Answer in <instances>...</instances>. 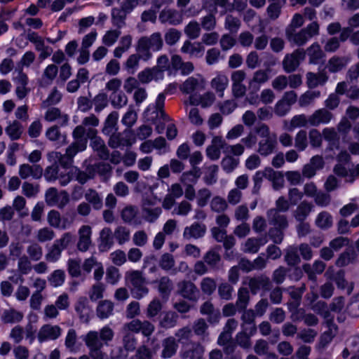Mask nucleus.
<instances>
[{"label": "nucleus", "mask_w": 359, "mask_h": 359, "mask_svg": "<svg viewBox=\"0 0 359 359\" xmlns=\"http://www.w3.org/2000/svg\"><path fill=\"white\" fill-rule=\"evenodd\" d=\"M163 46L161 34L155 32L149 36L141 37L138 41L136 50L142 54V59L147 60L151 57L150 50L158 51Z\"/></svg>", "instance_id": "f257e3e1"}, {"label": "nucleus", "mask_w": 359, "mask_h": 359, "mask_svg": "<svg viewBox=\"0 0 359 359\" xmlns=\"http://www.w3.org/2000/svg\"><path fill=\"white\" fill-rule=\"evenodd\" d=\"M255 133L262 138L258 142V152L262 156L272 154L276 146V137L271 134L269 126L264 123L259 124L255 128Z\"/></svg>", "instance_id": "f03ea898"}, {"label": "nucleus", "mask_w": 359, "mask_h": 359, "mask_svg": "<svg viewBox=\"0 0 359 359\" xmlns=\"http://www.w3.org/2000/svg\"><path fill=\"white\" fill-rule=\"evenodd\" d=\"M86 130L83 126H76L73 131L72 136L74 142L68 147L65 156L72 159L78 152L86 150L88 140L84 137Z\"/></svg>", "instance_id": "7ed1b4c3"}, {"label": "nucleus", "mask_w": 359, "mask_h": 359, "mask_svg": "<svg viewBox=\"0 0 359 359\" xmlns=\"http://www.w3.org/2000/svg\"><path fill=\"white\" fill-rule=\"evenodd\" d=\"M126 280L133 285L132 294L135 298L140 299L148 293L145 280L139 271H129L126 273Z\"/></svg>", "instance_id": "20e7f679"}, {"label": "nucleus", "mask_w": 359, "mask_h": 359, "mask_svg": "<svg viewBox=\"0 0 359 359\" xmlns=\"http://www.w3.org/2000/svg\"><path fill=\"white\" fill-rule=\"evenodd\" d=\"M277 209L271 210L268 212L270 219L274 224H278L280 227L285 228L287 225L285 217L279 213L280 211H286L289 208V203L283 197H280L276 201Z\"/></svg>", "instance_id": "39448f33"}, {"label": "nucleus", "mask_w": 359, "mask_h": 359, "mask_svg": "<svg viewBox=\"0 0 359 359\" xmlns=\"http://www.w3.org/2000/svg\"><path fill=\"white\" fill-rule=\"evenodd\" d=\"M46 202L50 206L62 208L69 202V195L65 191L58 192L56 189L50 188L46 193Z\"/></svg>", "instance_id": "423d86ee"}, {"label": "nucleus", "mask_w": 359, "mask_h": 359, "mask_svg": "<svg viewBox=\"0 0 359 359\" xmlns=\"http://www.w3.org/2000/svg\"><path fill=\"white\" fill-rule=\"evenodd\" d=\"M97 130L95 128H89L86 132L87 140H91L90 146L101 158H107L109 156L108 151L105 147L104 141L97 135Z\"/></svg>", "instance_id": "0eeeda50"}, {"label": "nucleus", "mask_w": 359, "mask_h": 359, "mask_svg": "<svg viewBox=\"0 0 359 359\" xmlns=\"http://www.w3.org/2000/svg\"><path fill=\"white\" fill-rule=\"evenodd\" d=\"M304 50H297L291 55H287L283 62V68L285 72H291L296 69L301 61L305 57Z\"/></svg>", "instance_id": "6e6552de"}, {"label": "nucleus", "mask_w": 359, "mask_h": 359, "mask_svg": "<svg viewBox=\"0 0 359 359\" xmlns=\"http://www.w3.org/2000/svg\"><path fill=\"white\" fill-rule=\"evenodd\" d=\"M61 334V330L57 325H45L38 333V340L42 343L48 340H54Z\"/></svg>", "instance_id": "1a4fd4ad"}, {"label": "nucleus", "mask_w": 359, "mask_h": 359, "mask_svg": "<svg viewBox=\"0 0 359 359\" xmlns=\"http://www.w3.org/2000/svg\"><path fill=\"white\" fill-rule=\"evenodd\" d=\"M205 88L204 79L201 76L189 77L181 86L180 90L187 94L196 90H201Z\"/></svg>", "instance_id": "9d476101"}, {"label": "nucleus", "mask_w": 359, "mask_h": 359, "mask_svg": "<svg viewBox=\"0 0 359 359\" xmlns=\"http://www.w3.org/2000/svg\"><path fill=\"white\" fill-rule=\"evenodd\" d=\"M79 241L77 243L78 249L82 252L88 250L91 245L92 229L88 225H83L79 229Z\"/></svg>", "instance_id": "9b49d317"}, {"label": "nucleus", "mask_w": 359, "mask_h": 359, "mask_svg": "<svg viewBox=\"0 0 359 359\" xmlns=\"http://www.w3.org/2000/svg\"><path fill=\"white\" fill-rule=\"evenodd\" d=\"M159 20L162 23L177 25L182 22L183 15L176 10L166 8L160 13Z\"/></svg>", "instance_id": "f8f14e48"}, {"label": "nucleus", "mask_w": 359, "mask_h": 359, "mask_svg": "<svg viewBox=\"0 0 359 359\" xmlns=\"http://www.w3.org/2000/svg\"><path fill=\"white\" fill-rule=\"evenodd\" d=\"M43 174V169L39 165H29L24 163L19 167V175L22 179H27L32 177L34 179H39Z\"/></svg>", "instance_id": "ddd939ff"}, {"label": "nucleus", "mask_w": 359, "mask_h": 359, "mask_svg": "<svg viewBox=\"0 0 359 359\" xmlns=\"http://www.w3.org/2000/svg\"><path fill=\"white\" fill-rule=\"evenodd\" d=\"M205 48L201 42H191L185 41L181 47V52L189 54L191 57H201L203 55Z\"/></svg>", "instance_id": "4468645a"}, {"label": "nucleus", "mask_w": 359, "mask_h": 359, "mask_svg": "<svg viewBox=\"0 0 359 359\" xmlns=\"http://www.w3.org/2000/svg\"><path fill=\"white\" fill-rule=\"evenodd\" d=\"M332 117V114L325 109H318L309 116V125L318 126L320 124H327Z\"/></svg>", "instance_id": "2eb2a0df"}, {"label": "nucleus", "mask_w": 359, "mask_h": 359, "mask_svg": "<svg viewBox=\"0 0 359 359\" xmlns=\"http://www.w3.org/2000/svg\"><path fill=\"white\" fill-rule=\"evenodd\" d=\"M164 76L161 70L158 68L146 69L138 74V79L141 83H147L151 81H161Z\"/></svg>", "instance_id": "dca6fc26"}, {"label": "nucleus", "mask_w": 359, "mask_h": 359, "mask_svg": "<svg viewBox=\"0 0 359 359\" xmlns=\"http://www.w3.org/2000/svg\"><path fill=\"white\" fill-rule=\"evenodd\" d=\"M205 230V225L194 223L191 226L184 228L183 237L187 240L197 239L204 236Z\"/></svg>", "instance_id": "f3484780"}, {"label": "nucleus", "mask_w": 359, "mask_h": 359, "mask_svg": "<svg viewBox=\"0 0 359 359\" xmlns=\"http://www.w3.org/2000/svg\"><path fill=\"white\" fill-rule=\"evenodd\" d=\"M309 125V117L305 114L294 116L290 121H284V128L288 131H293L297 128L306 127Z\"/></svg>", "instance_id": "a211bd4d"}, {"label": "nucleus", "mask_w": 359, "mask_h": 359, "mask_svg": "<svg viewBox=\"0 0 359 359\" xmlns=\"http://www.w3.org/2000/svg\"><path fill=\"white\" fill-rule=\"evenodd\" d=\"M111 231L109 228H104L100 233L98 248L101 252L108 251L113 245Z\"/></svg>", "instance_id": "6ab92c4d"}, {"label": "nucleus", "mask_w": 359, "mask_h": 359, "mask_svg": "<svg viewBox=\"0 0 359 359\" xmlns=\"http://www.w3.org/2000/svg\"><path fill=\"white\" fill-rule=\"evenodd\" d=\"M286 36L289 41L297 46H303L311 39L304 29L297 33H293L290 29H287Z\"/></svg>", "instance_id": "aec40b11"}, {"label": "nucleus", "mask_w": 359, "mask_h": 359, "mask_svg": "<svg viewBox=\"0 0 359 359\" xmlns=\"http://www.w3.org/2000/svg\"><path fill=\"white\" fill-rule=\"evenodd\" d=\"M133 37L130 34L123 36L118 43V46L114 50V56L116 58H121L123 54L127 52L131 47Z\"/></svg>", "instance_id": "412c9836"}, {"label": "nucleus", "mask_w": 359, "mask_h": 359, "mask_svg": "<svg viewBox=\"0 0 359 359\" xmlns=\"http://www.w3.org/2000/svg\"><path fill=\"white\" fill-rule=\"evenodd\" d=\"M306 53L309 57V62L311 64H318L320 60L325 57V54L318 43L311 45L307 48Z\"/></svg>", "instance_id": "4be33fe9"}, {"label": "nucleus", "mask_w": 359, "mask_h": 359, "mask_svg": "<svg viewBox=\"0 0 359 359\" xmlns=\"http://www.w3.org/2000/svg\"><path fill=\"white\" fill-rule=\"evenodd\" d=\"M229 84L227 76L222 73H219L211 81L212 87L219 93V97L223 96V92Z\"/></svg>", "instance_id": "5701e85b"}, {"label": "nucleus", "mask_w": 359, "mask_h": 359, "mask_svg": "<svg viewBox=\"0 0 359 359\" xmlns=\"http://www.w3.org/2000/svg\"><path fill=\"white\" fill-rule=\"evenodd\" d=\"M348 62L349 59L348 57L334 56L329 60L327 68L330 72H337L344 68Z\"/></svg>", "instance_id": "b1692460"}, {"label": "nucleus", "mask_w": 359, "mask_h": 359, "mask_svg": "<svg viewBox=\"0 0 359 359\" xmlns=\"http://www.w3.org/2000/svg\"><path fill=\"white\" fill-rule=\"evenodd\" d=\"M266 243V238H261L259 239L250 238L244 243L243 250L247 252L255 253L262 245H264Z\"/></svg>", "instance_id": "393cba45"}, {"label": "nucleus", "mask_w": 359, "mask_h": 359, "mask_svg": "<svg viewBox=\"0 0 359 359\" xmlns=\"http://www.w3.org/2000/svg\"><path fill=\"white\" fill-rule=\"evenodd\" d=\"M83 340L90 351L95 349H100L103 345L98 333L95 331L89 332L84 337Z\"/></svg>", "instance_id": "a878e982"}, {"label": "nucleus", "mask_w": 359, "mask_h": 359, "mask_svg": "<svg viewBox=\"0 0 359 359\" xmlns=\"http://www.w3.org/2000/svg\"><path fill=\"white\" fill-rule=\"evenodd\" d=\"M163 349L161 356L163 358H171L177 351V344L174 337H168L163 342Z\"/></svg>", "instance_id": "bb28decb"}, {"label": "nucleus", "mask_w": 359, "mask_h": 359, "mask_svg": "<svg viewBox=\"0 0 359 359\" xmlns=\"http://www.w3.org/2000/svg\"><path fill=\"white\" fill-rule=\"evenodd\" d=\"M23 318L22 313L14 309L4 310L1 316V320L4 323H15L20 322Z\"/></svg>", "instance_id": "cd10ccee"}, {"label": "nucleus", "mask_w": 359, "mask_h": 359, "mask_svg": "<svg viewBox=\"0 0 359 359\" xmlns=\"http://www.w3.org/2000/svg\"><path fill=\"white\" fill-rule=\"evenodd\" d=\"M156 198L154 199V201L149 202L147 200H144L143 203V214L145 217V219L149 222H153L158 217V216L161 214V209L160 208H156L154 209H149L146 207L147 205H154L156 204Z\"/></svg>", "instance_id": "c85d7f7f"}, {"label": "nucleus", "mask_w": 359, "mask_h": 359, "mask_svg": "<svg viewBox=\"0 0 359 359\" xmlns=\"http://www.w3.org/2000/svg\"><path fill=\"white\" fill-rule=\"evenodd\" d=\"M201 312L202 314L208 315V321L210 323H216L220 318V313L218 310H215L212 304L210 302H205L201 306Z\"/></svg>", "instance_id": "c756f323"}, {"label": "nucleus", "mask_w": 359, "mask_h": 359, "mask_svg": "<svg viewBox=\"0 0 359 359\" xmlns=\"http://www.w3.org/2000/svg\"><path fill=\"white\" fill-rule=\"evenodd\" d=\"M307 83L309 88H315L320 85H323L327 81V76L325 73L320 72L314 74L309 72L306 75Z\"/></svg>", "instance_id": "7c9ffc66"}, {"label": "nucleus", "mask_w": 359, "mask_h": 359, "mask_svg": "<svg viewBox=\"0 0 359 359\" xmlns=\"http://www.w3.org/2000/svg\"><path fill=\"white\" fill-rule=\"evenodd\" d=\"M215 101V95L212 93H206L197 100L194 95H191L189 102L191 105L201 104L202 107H208L211 106Z\"/></svg>", "instance_id": "2f4dec72"}, {"label": "nucleus", "mask_w": 359, "mask_h": 359, "mask_svg": "<svg viewBox=\"0 0 359 359\" xmlns=\"http://www.w3.org/2000/svg\"><path fill=\"white\" fill-rule=\"evenodd\" d=\"M137 210L132 206L126 207L121 212V217L125 222L138 225L141 221L136 217Z\"/></svg>", "instance_id": "473e14b6"}, {"label": "nucleus", "mask_w": 359, "mask_h": 359, "mask_svg": "<svg viewBox=\"0 0 359 359\" xmlns=\"http://www.w3.org/2000/svg\"><path fill=\"white\" fill-rule=\"evenodd\" d=\"M114 304L108 300L101 302L97 308V316L102 319L109 318L113 313Z\"/></svg>", "instance_id": "72a5a7b5"}, {"label": "nucleus", "mask_w": 359, "mask_h": 359, "mask_svg": "<svg viewBox=\"0 0 359 359\" xmlns=\"http://www.w3.org/2000/svg\"><path fill=\"white\" fill-rule=\"evenodd\" d=\"M179 290L181 294L187 299H192L196 298L197 290L194 285L191 282H182L179 284Z\"/></svg>", "instance_id": "f704fd0d"}, {"label": "nucleus", "mask_w": 359, "mask_h": 359, "mask_svg": "<svg viewBox=\"0 0 359 359\" xmlns=\"http://www.w3.org/2000/svg\"><path fill=\"white\" fill-rule=\"evenodd\" d=\"M325 267V264L320 261H316L311 267L309 264L304 265L303 268L304 271L308 274L309 278L311 280L315 279L316 273H321Z\"/></svg>", "instance_id": "c9c22d12"}, {"label": "nucleus", "mask_w": 359, "mask_h": 359, "mask_svg": "<svg viewBox=\"0 0 359 359\" xmlns=\"http://www.w3.org/2000/svg\"><path fill=\"white\" fill-rule=\"evenodd\" d=\"M118 119V114L116 111L111 112L107 118L103 128V133L107 135H110L115 131L116 126Z\"/></svg>", "instance_id": "e433bc0d"}, {"label": "nucleus", "mask_w": 359, "mask_h": 359, "mask_svg": "<svg viewBox=\"0 0 359 359\" xmlns=\"http://www.w3.org/2000/svg\"><path fill=\"white\" fill-rule=\"evenodd\" d=\"M85 198L95 209L99 210L102 207V198L95 190L88 189L85 194Z\"/></svg>", "instance_id": "4c0bfd02"}, {"label": "nucleus", "mask_w": 359, "mask_h": 359, "mask_svg": "<svg viewBox=\"0 0 359 359\" xmlns=\"http://www.w3.org/2000/svg\"><path fill=\"white\" fill-rule=\"evenodd\" d=\"M142 58V54H132L126 60L124 67L129 74H134L138 68L140 60Z\"/></svg>", "instance_id": "58836bf2"}, {"label": "nucleus", "mask_w": 359, "mask_h": 359, "mask_svg": "<svg viewBox=\"0 0 359 359\" xmlns=\"http://www.w3.org/2000/svg\"><path fill=\"white\" fill-rule=\"evenodd\" d=\"M273 1L274 2L269 6L267 13L270 18L275 20L278 18L281 8L285 4L286 0Z\"/></svg>", "instance_id": "ea45409f"}, {"label": "nucleus", "mask_w": 359, "mask_h": 359, "mask_svg": "<svg viewBox=\"0 0 359 359\" xmlns=\"http://www.w3.org/2000/svg\"><path fill=\"white\" fill-rule=\"evenodd\" d=\"M185 34L191 39H197L201 34L200 25L195 20H192L184 27Z\"/></svg>", "instance_id": "a19ab883"}, {"label": "nucleus", "mask_w": 359, "mask_h": 359, "mask_svg": "<svg viewBox=\"0 0 359 359\" xmlns=\"http://www.w3.org/2000/svg\"><path fill=\"white\" fill-rule=\"evenodd\" d=\"M121 35L118 29H110L105 32L102 38V43L107 46H112Z\"/></svg>", "instance_id": "79ce46f5"}, {"label": "nucleus", "mask_w": 359, "mask_h": 359, "mask_svg": "<svg viewBox=\"0 0 359 359\" xmlns=\"http://www.w3.org/2000/svg\"><path fill=\"white\" fill-rule=\"evenodd\" d=\"M255 313L252 310L246 311L243 313L242 318L246 325H243L244 330H250V334H254L256 332V327L252 322L255 318Z\"/></svg>", "instance_id": "37998d69"}, {"label": "nucleus", "mask_w": 359, "mask_h": 359, "mask_svg": "<svg viewBox=\"0 0 359 359\" xmlns=\"http://www.w3.org/2000/svg\"><path fill=\"white\" fill-rule=\"evenodd\" d=\"M203 353V348L201 345H192L191 348L183 351L182 355L185 358L201 359Z\"/></svg>", "instance_id": "c03bdc74"}, {"label": "nucleus", "mask_w": 359, "mask_h": 359, "mask_svg": "<svg viewBox=\"0 0 359 359\" xmlns=\"http://www.w3.org/2000/svg\"><path fill=\"white\" fill-rule=\"evenodd\" d=\"M308 146L307 133L305 130H299L294 137V147L298 151H304Z\"/></svg>", "instance_id": "a18cd8bd"}, {"label": "nucleus", "mask_w": 359, "mask_h": 359, "mask_svg": "<svg viewBox=\"0 0 359 359\" xmlns=\"http://www.w3.org/2000/svg\"><path fill=\"white\" fill-rule=\"evenodd\" d=\"M201 175V170L198 168H194L189 172H186L181 176V182L184 184L195 183Z\"/></svg>", "instance_id": "49530a36"}, {"label": "nucleus", "mask_w": 359, "mask_h": 359, "mask_svg": "<svg viewBox=\"0 0 359 359\" xmlns=\"http://www.w3.org/2000/svg\"><path fill=\"white\" fill-rule=\"evenodd\" d=\"M62 218L57 211L51 210L48 214V224L57 229H67V224H64L61 225Z\"/></svg>", "instance_id": "de8ad7c7"}, {"label": "nucleus", "mask_w": 359, "mask_h": 359, "mask_svg": "<svg viewBox=\"0 0 359 359\" xmlns=\"http://www.w3.org/2000/svg\"><path fill=\"white\" fill-rule=\"evenodd\" d=\"M255 351L258 355H265L267 356L266 359H276V355L273 353H269V346L266 341L258 340L255 346Z\"/></svg>", "instance_id": "09e8293b"}, {"label": "nucleus", "mask_w": 359, "mask_h": 359, "mask_svg": "<svg viewBox=\"0 0 359 359\" xmlns=\"http://www.w3.org/2000/svg\"><path fill=\"white\" fill-rule=\"evenodd\" d=\"M334 173L339 176L347 177V180L352 182L353 179V172H351L350 169V164H341L338 163L334 169Z\"/></svg>", "instance_id": "8fccbe9b"}, {"label": "nucleus", "mask_w": 359, "mask_h": 359, "mask_svg": "<svg viewBox=\"0 0 359 359\" xmlns=\"http://www.w3.org/2000/svg\"><path fill=\"white\" fill-rule=\"evenodd\" d=\"M130 232L128 229L125 226H118L114 233V238L120 245H122L130 239Z\"/></svg>", "instance_id": "3c124183"}, {"label": "nucleus", "mask_w": 359, "mask_h": 359, "mask_svg": "<svg viewBox=\"0 0 359 359\" xmlns=\"http://www.w3.org/2000/svg\"><path fill=\"white\" fill-rule=\"evenodd\" d=\"M47 138L50 141H59L62 144L65 142L66 136L60 133L57 126H53L48 128L46 132Z\"/></svg>", "instance_id": "603ef678"}, {"label": "nucleus", "mask_w": 359, "mask_h": 359, "mask_svg": "<svg viewBox=\"0 0 359 359\" xmlns=\"http://www.w3.org/2000/svg\"><path fill=\"white\" fill-rule=\"evenodd\" d=\"M323 138L330 144V149H333L332 144H335L338 142L337 133L333 128H325L323 130Z\"/></svg>", "instance_id": "864d4df0"}, {"label": "nucleus", "mask_w": 359, "mask_h": 359, "mask_svg": "<svg viewBox=\"0 0 359 359\" xmlns=\"http://www.w3.org/2000/svg\"><path fill=\"white\" fill-rule=\"evenodd\" d=\"M137 118V113L130 107L127 112L123 115L121 122L126 126L131 128L136 123Z\"/></svg>", "instance_id": "5fc2aeb1"}, {"label": "nucleus", "mask_w": 359, "mask_h": 359, "mask_svg": "<svg viewBox=\"0 0 359 359\" xmlns=\"http://www.w3.org/2000/svg\"><path fill=\"white\" fill-rule=\"evenodd\" d=\"M225 28L231 33H236L241 27V21L232 15H227L224 23Z\"/></svg>", "instance_id": "6e6d98bb"}, {"label": "nucleus", "mask_w": 359, "mask_h": 359, "mask_svg": "<svg viewBox=\"0 0 359 359\" xmlns=\"http://www.w3.org/2000/svg\"><path fill=\"white\" fill-rule=\"evenodd\" d=\"M59 117H60V118L62 119V124H65L66 123H67V116L63 115L60 116V111L57 108L49 109L45 114V119L48 121H53Z\"/></svg>", "instance_id": "4d7b16f0"}, {"label": "nucleus", "mask_w": 359, "mask_h": 359, "mask_svg": "<svg viewBox=\"0 0 359 359\" xmlns=\"http://www.w3.org/2000/svg\"><path fill=\"white\" fill-rule=\"evenodd\" d=\"M6 132L12 140H17L22 133L21 126L18 122L14 121L7 126Z\"/></svg>", "instance_id": "13d9d810"}, {"label": "nucleus", "mask_w": 359, "mask_h": 359, "mask_svg": "<svg viewBox=\"0 0 359 359\" xmlns=\"http://www.w3.org/2000/svg\"><path fill=\"white\" fill-rule=\"evenodd\" d=\"M121 278L119 270L114 267L110 266L107 268L106 272V280L108 283L111 285L116 284Z\"/></svg>", "instance_id": "bf43d9fd"}, {"label": "nucleus", "mask_w": 359, "mask_h": 359, "mask_svg": "<svg viewBox=\"0 0 359 359\" xmlns=\"http://www.w3.org/2000/svg\"><path fill=\"white\" fill-rule=\"evenodd\" d=\"M309 142L313 147H320L323 142V133L316 129H311L309 133Z\"/></svg>", "instance_id": "052dcab7"}, {"label": "nucleus", "mask_w": 359, "mask_h": 359, "mask_svg": "<svg viewBox=\"0 0 359 359\" xmlns=\"http://www.w3.org/2000/svg\"><path fill=\"white\" fill-rule=\"evenodd\" d=\"M313 205L311 203L302 202L297 209L296 218L298 220H303L311 211Z\"/></svg>", "instance_id": "680f3d73"}, {"label": "nucleus", "mask_w": 359, "mask_h": 359, "mask_svg": "<svg viewBox=\"0 0 359 359\" xmlns=\"http://www.w3.org/2000/svg\"><path fill=\"white\" fill-rule=\"evenodd\" d=\"M27 252L31 259L34 261L39 260L42 257V248L37 243H32L28 246Z\"/></svg>", "instance_id": "e2e57ef3"}, {"label": "nucleus", "mask_w": 359, "mask_h": 359, "mask_svg": "<svg viewBox=\"0 0 359 359\" xmlns=\"http://www.w3.org/2000/svg\"><path fill=\"white\" fill-rule=\"evenodd\" d=\"M316 222L320 228L327 229L332 224V219L330 214L323 212L318 215Z\"/></svg>", "instance_id": "0e129e2a"}, {"label": "nucleus", "mask_w": 359, "mask_h": 359, "mask_svg": "<svg viewBox=\"0 0 359 359\" xmlns=\"http://www.w3.org/2000/svg\"><path fill=\"white\" fill-rule=\"evenodd\" d=\"M54 237V231L48 227L40 229L36 233L37 240L41 243L51 241Z\"/></svg>", "instance_id": "69168bd1"}, {"label": "nucleus", "mask_w": 359, "mask_h": 359, "mask_svg": "<svg viewBox=\"0 0 359 359\" xmlns=\"http://www.w3.org/2000/svg\"><path fill=\"white\" fill-rule=\"evenodd\" d=\"M192 206L186 201L180 202L173 210L172 213L180 216H187L191 210Z\"/></svg>", "instance_id": "338daca9"}, {"label": "nucleus", "mask_w": 359, "mask_h": 359, "mask_svg": "<svg viewBox=\"0 0 359 359\" xmlns=\"http://www.w3.org/2000/svg\"><path fill=\"white\" fill-rule=\"evenodd\" d=\"M65 273L62 270L55 271L49 277L48 280L50 283L53 287H59L62 285L65 281Z\"/></svg>", "instance_id": "774afa93"}]
</instances>
